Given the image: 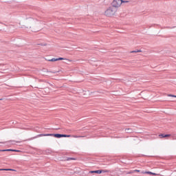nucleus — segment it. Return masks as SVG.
<instances>
[{"instance_id": "nucleus-1", "label": "nucleus", "mask_w": 176, "mask_h": 176, "mask_svg": "<svg viewBox=\"0 0 176 176\" xmlns=\"http://www.w3.org/2000/svg\"><path fill=\"white\" fill-rule=\"evenodd\" d=\"M118 9L113 7H109L104 12L105 16L107 17H112V16H115V13H116Z\"/></svg>"}, {"instance_id": "nucleus-2", "label": "nucleus", "mask_w": 176, "mask_h": 176, "mask_svg": "<svg viewBox=\"0 0 176 176\" xmlns=\"http://www.w3.org/2000/svg\"><path fill=\"white\" fill-rule=\"evenodd\" d=\"M39 137H55L56 138H62L63 134H60V133L40 134Z\"/></svg>"}, {"instance_id": "nucleus-3", "label": "nucleus", "mask_w": 176, "mask_h": 176, "mask_svg": "<svg viewBox=\"0 0 176 176\" xmlns=\"http://www.w3.org/2000/svg\"><path fill=\"white\" fill-rule=\"evenodd\" d=\"M123 3V0H113L111 5L113 8H120V6Z\"/></svg>"}, {"instance_id": "nucleus-4", "label": "nucleus", "mask_w": 176, "mask_h": 176, "mask_svg": "<svg viewBox=\"0 0 176 176\" xmlns=\"http://www.w3.org/2000/svg\"><path fill=\"white\" fill-rule=\"evenodd\" d=\"M90 174H101L102 173V170H91L89 171Z\"/></svg>"}, {"instance_id": "nucleus-5", "label": "nucleus", "mask_w": 176, "mask_h": 176, "mask_svg": "<svg viewBox=\"0 0 176 176\" xmlns=\"http://www.w3.org/2000/svg\"><path fill=\"white\" fill-rule=\"evenodd\" d=\"M19 152V151L13 150V149H5V150H0V152Z\"/></svg>"}, {"instance_id": "nucleus-6", "label": "nucleus", "mask_w": 176, "mask_h": 176, "mask_svg": "<svg viewBox=\"0 0 176 176\" xmlns=\"http://www.w3.org/2000/svg\"><path fill=\"white\" fill-rule=\"evenodd\" d=\"M0 171H14V169H11V168H1V169H0Z\"/></svg>"}, {"instance_id": "nucleus-7", "label": "nucleus", "mask_w": 176, "mask_h": 176, "mask_svg": "<svg viewBox=\"0 0 176 176\" xmlns=\"http://www.w3.org/2000/svg\"><path fill=\"white\" fill-rule=\"evenodd\" d=\"M126 133H133V129L128 128L125 129Z\"/></svg>"}, {"instance_id": "nucleus-8", "label": "nucleus", "mask_w": 176, "mask_h": 176, "mask_svg": "<svg viewBox=\"0 0 176 176\" xmlns=\"http://www.w3.org/2000/svg\"><path fill=\"white\" fill-rule=\"evenodd\" d=\"M171 137H172L173 140H176V134L175 133L172 134Z\"/></svg>"}, {"instance_id": "nucleus-9", "label": "nucleus", "mask_w": 176, "mask_h": 176, "mask_svg": "<svg viewBox=\"0 0 176 176\" xmlns=\"http://www.w3.org/2000/svg\"><path fill=\"white\" fill-rule=\"evenodd\" d=\"M66 160H67V162L69 161V160H75V158H74V157H67L66 159Z\"/></svg>"}, {"instance_id": "nucleus-10", "label": "nucleus", "mask_w": 176, "mask_h": 176, "mask_svg": "<svg viewBox=\"0 0 176 176\" xmlns=\"http://www.w3.org/2000/svg\"><path fill=\"white\" fill-rule=\"evenodd\" d=\"M62 137L69 138V137H71V135H64V134H62Z\"/></svg>"}, {"instance_id": "nucleus-11", "label": "nucleus", "mask_w": 176, "mask_h": 176, "mask_svg": "<svg viewBox=\"0 0 176 176\" xmlns=\"http://www.w3.org/2000/svg\"><path fill=\"white\" fill-rule=\"evenodd\" d=\"M146 174H152L153 175H156V173L152 172H145Z\"/></svg>"}, {"instance_id": "nucleus-12", "label": "nucleus", "mask_w": 176, "mask_h": 176, "mask_svg": "<svg viewBox=\"0 0 176 176\" xmlns=\"http://www.w3.org/2000/svg\"><path fill=\"white\" fill-rule=\"evenodd\" d=\"M48 61H57V58H53L52 59L48 60Z\"/></svg>"}, {"instance_id": "nucleus-13", "label": "nucleus", "mask_w": 176, "mask_h": 176, "mask_svg": "<svg viewBox=\"0 0 176 176\" xmlns=\"http://www.w3.org/2000/svg\"><path fill=\"white\" fill-rule=\"evenodd\" d=\"M140 52H141V50L133 51L131 53H140Z\"/></svg>"}, {"instance_id": "nucleus-14", "label": "nucleus", "mask_w": 176, "mask_h": 176, "mask_svg": "<svg viewBox=\"0 0 176 176\" xmlns=\"http://www.w3.org/2000/svg\"><path fill=\"white\" fill-rule=\"evenodd\" d=\"M102 173H109V170H101Z\"/></svg>"}, {"instance_id": "nucleus-15", "label": "nucleus", "mask_w": 176, "mask_h": 176, "mask_svg": "<svg viewBox=\"0 0 176 176\" xmlns=\"http://www.w3.org/2000/svg\"><path fill=\"white\" fill-rule=\"evenodd\" d=\"M57 61H60L61 60H65L64 58H56Z\"/></svg>"}, {"instance_id": "nucleus-16", "label": "nucleus", "mask_w": 176, "mask_h": 176, "mask_svg": "<svg viewBox=\"0 0 176 176\" xmlns=\"http://www.w3.org/2000/svg\"><path fill=\"white\" fill-rule=\"evenodd\" d=\"M165 135L164 134H161V135H160V137L161 138H165V136H164Z\"/></svg>"}, {"instance_id": "nucleus-17", "label": "nucleus", "mask_w": 176, "mask_h": 176, "mask_svg": "<svg viewBox=\"0 0 176 176\" xmlns=\"http://www.w3.org/2000/svg\"><path fill=\"white\" fill-rule=\"evenodd\" d=\"M168 97H175L176 98V96L175 95H171V94H169L168 95Z\"/></svg>"}, {"instance_id": "nucleus-18", "label": "nucleus", "mask_w": 176, "mask_h": 176, "mask_svg": "<svg viewBox=\"0 0 176 176\" xmlns=\"http://www.w3.org/2000/svg\"><path fill=\"white\" fill-rule=\"evenodd\" d=\"M122 3H129V1H123L122 0Z\"/></svg>"}, {"instance_id": "nucleus-19", "label": "nucleus", "mask_w": 176, "mask_h": 176, "mask_svg": "<svg viewBox=\"0 0 176 176\" xmlns=\"http://www.w3.org/2000/svg\"><path fill=\"white\" fill-rule=\"evenodd\" d=\"M164 137H165V138H166V137H171V135H170V134H166V135H164Z\"/></svg>"}, {"instance_id": "nucleus-20", "label": "nucleus", "mask_w": 176, "mask_h": 176, "mask_svg": "<svg viewBox=\"0 0 176 176\" xmlns=\"http://www.w3.org/2000/svg\"><path fill=\"white\" fill-rule=\"evenodd\" d=\"M80 136H75V138H79Z\"/></svg>"}, {"instance_id": "nucleus-21", "label": "nucleus", "mask_w": 176, "mask_h": 176, "mask_svg": "<svg viewBox=\"0 0 176 176\" xmlns=\"http://www.w3.org/2000/svg\"><path fill=\"white\" fill-rule=\"evenodd\" d=\"M135 171H136L137 173H140V170H135Z\"/></svg>"}, {"instance_id": "nucleus-22", "label": "nucleus", "mask_w": 176, "mask_h": 176, "mask_svg": "<svg viewBox=\"0 0 176 176\" xmlns=\"http://www.w3.org/2000/svg\"><path fill=\"white\" fill-rule=\"evenodd\" d=\"M2 100V99H0V100Z\"/></svg>"}]
</instances>
